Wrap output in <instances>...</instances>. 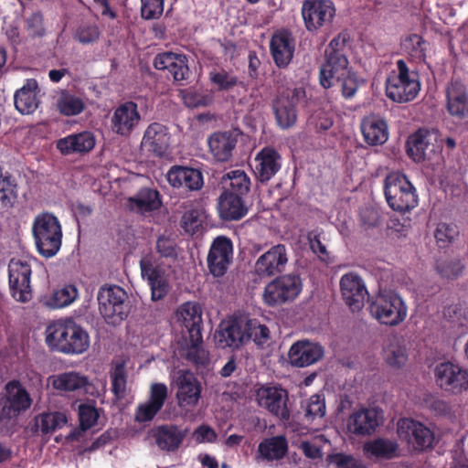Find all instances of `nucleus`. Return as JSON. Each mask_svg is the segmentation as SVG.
<instances>
[{
  "label": "nucleus",
  "instance_id": "79ce46f5",
  "mask_svg": "<svg viewBox=\"0 0 468 468\" xmlns=\"http://www.w3.org/2000/svg\"><path fill=\"white\" fill-rule=\"evenodd\" d=\"M273 110L278 125L288 129L295 124L297 114L290 96H279L273 102Z\"/></svg>",
  "mask_w": 468,
  "mask_h": 468
},
{
  "label": "nucleus",
  "instance_id": "f03ea898",
  "mask_svg": "<svg viewBox=\"0 0 468 468\" xmlns=\"http://www.w3.org/2000/svg\"><path fill=\"white\" fill-rule=\"evenodd\" d=\"M348 34L342 32L334 37L325 48L324 61L320 67L319 81L322 87L328 89L352 69L346 54Z\"/></svg>",
  "mask_w": 468,
  "mask_h": 468
},
{
  "label": "nucleus",
  "instance_id": "423d86ee",
  "mask_svg": "<svg viewBox=\"0 0 468 468\" xmlns=\"http://www.w3.org/2000/svg\"><path fill=\"white\" fill-rule=\"evenodd\" d=\"M384 193L388 206L395 211H409L418 204L414 186L406 176L399 172H392L387 176Z\"/></svg>",
  "mask_w": 468,
  "mask_h": 468
},
{
  "label": "nucleus",
  "instance_id": "69168bd1",
  "mask_svg": "<svg viewBox=\"0 0 468 468\" xmlns=\"http://www.w3.org/2000/svg\"><path fill=\"white\" fill-rule=\"evenodd\" d=\"M329 462L335 465V468H366L361 460L344 453L329 456Z\"/></svg>",
  "mask_w": 468,
  "mask_h": 468
},
{
  "label": "nucleus",
  "instance_id": "aec40b11",
  "mask_svg": "<svg viewBox=\"0 0 468 468\" xmlns=\"http://www.w3.org/2000/svg\"><path fill=\"white\" fill-rule=\"evenodd\" d=\"M141 119V114L135 102H123L112 113L111 118L112 130L116 134L129 136L139 125Z\"/></svg>",
  "mask_w": 468,
  "mask_h": 468
},
{
  "label": "nucleus",
  "instance_id": "dca6fc26",
  "mask_svg": "<svg viewBox=\"0 0 468 468\" xmlns=\"http://www.w3.org/2000/svg\"><path fill=\"white\" fill-rule=\"evenodd\" d=\"M340 291L343 300L352 312H358L363 308L368 292L365 282L358 274H344L340 279Z\"/></svg>",
  "mask_w": 468,
  "mask_h": 468
},
{
  "label": "nucleus",
  "instance_id": "0eeeda50",
  "mask_svg": "<svg viewBox=\"0 0 468 468\" xmlns=\"http://www.w3.org/2000/svg\"><path fill=\"white\" fill-rule=\"evenodd\" d=\"M126 292L117 285H104L98 292L99 311L108 324L117 325L127 316Z\"/></svg>",
  "mask_w": 468,
  "mask_h": 468
},
{
  "label": "nucleus",
  "instance_id": "1a4fd4ad",
  "mask_svg": "<svg viewBox=\"0 0 468 468\" xmlns=\"http://www.w3.org/2000/svg\"><path fill=\"white\" fill-rule=\"evenodd\" d=\"M433 374L438 387L448 393L457 395L468 389V370L458 363H438Z\"/></svg>",
  "mask_w": 468,
  "mask_h": 468
},
{
  "label": "nucleus",
  "instance_id": "a878e982",
  "mask_svg": "<svg viewBox=\"0 0 468 468\" xmlns=\"http://www.w3.org/2000/svg\"><path fill=\"white\" fill-rule=\"evenodd\" d=\"M154 65L156 69H167L176 81L188 79L190 71L187 65V58L185 55L164 52L154 58Z\"/></svg>",
  "mask_w": 468,
  "mask_h": 468
},
{
  "label": "nucleus",
  "instance_id": "de8ad7c7",
  "mask_svg": "<svg viewBox=\"0 0 468 468\" xmlns=\"http://www.w3.org/2000/svg\"><path fill=\"white\" fill-rule=\"evenodd\" d=\"M16 184L7 173L0 168V202L4 207H11L16 198Z\"/></svg>",
  "mask_w": 468,
  "mask_h": 468
},
{
  "label": "nucleus",
  "instance_id": "052dcab7",
  "mask_svg": "<svg viewBox=\"0 0 468 468\" xmlns=\"http://www.w3.org/2000/svg\"><path fill=\"white\" fill-rule=\"evenodd\" d=\"M126 388V375L122 364H118L112 372V389L118 399L123 398Z\"/></svg>",
  "mask_w": 468,
  "mask_h": 468
},
{
  "label": "nucleus",
  "instance_id": "c9c22d12",
  "mask_svg": "<svg viewBox=\"0 0 468 468\" xmlns=\"http://www.w3.org/2000/svg\"><path fill=\"white\" fill-rule=\"evenodd\" d=\"M249 340L248 320H235L219 332V343L222 346L238 348Z\"/></svg>",
  "mask_w": 468,
  "mask_h": 468
},
{
  "label": "nucleus",
  "instance_id": "f3484780",
  "mask_svg": "<svg viewBox=\"0 0 468 468\" xmlns=\"http://www.w3.org/2000/svg\"><path fill=\"white\" fill-rule=\"evenodd\" d=\"M141 274L151 288L153 301L163 299L169 291V284L164 271L156 264L154 257L147 254L140 261Z\"/></svg>",
  "mask_w": 468,
  "mask_h": 468
},
{
  "label": "nucleus",
  "instance_id": "e433bc0d",
  "mask_svg": "<svg viewBox=\"0 0 468 468\" xmlns=\"http://www.w3.org/2000/svg\"><path fill=\"white\" fill-rule=\"evenodd\" d=\"M95 145V138L90 132L70 134L57 142V148L63 154L86 153Z\"/></svg>",
  "mask_w": 468,
  "mask_h": 468
},
{
  "label": "nucleus",
  "instance_id": "ddd939ff",
  "mask_svg": "<svg viewBox=\"0 0 468 468\" xmlns=\"http://www.w3.org/2000/svg\"><path fill=\"white\" fill-rule=\"evenodd\" d=\"M48 383L60 394L84 392L92 397H99L101 394L95 385L89 382L86 376L76 371L52 375L48 378Z\"/></svg>",
  "mask_w": 468,
  "mask_h": 468
},
{
  "label": "nucleus",
  "instance_id": "393cba45",
  "mask_svg": "<svg viewBox=\"0 0 468 468\" xmlns=\"http://www.w3.org/2000/svg\"><path fill=\"white\" fill-rule=\"evenodd\" d=\"M176 397L181 407L195 406L197 404L201 388L193 373L179 370L176 377Z\"/></svg>",
  "mask_w": 468,
  "mask_h": 468
},
{
  "label": "nucleus",
  "instance_id": "4be33fe9",
  "mask_svg": "<svg viewBox=\"0 0 468 468\" xmlns=\"http://www.w3.org/2000/svg\"><path fill=\"white\" fill-rule=\"evenodd\" d=\"M167 387L163 383L151 385L149 399L138 405L135 412V420L138 422L152 420L157 412L163 408L167 398Z\"/></svg>",
  "mask_w": 468,
  "mask_h": 468
},
{
  "label": "nucleus",
  "instance_id": "13d9d810",
  "mask_svg": "<svg viewBox=\"0 0 468 468\" xmlns=\"http://www.w3.org/2000/svg\"><path fill=\"white\" fill-rule=\"evenodd\" d=\"M248 335H250V340H253L258 346L266 344L270 338L268 327L255 319L248 320Z\"/></svg>",
  "mask_w": 468,
  "mask_h": 468
},
{
  "label": "nucleus",
  "instance_id": "7c9ffc66",
  "mask_svg": "<svg viewBox=\"0 0 468 468\" xmlns=\"http://www.w3.org/2000/svg\"><path fill=\"white\" fill-rule=\"evenodd\" d=\"M271 52L278 67H286L294 52V40L292 35L288 31L276 32L271 39Z\"/></svg>",
  "mask_w": 468,
  "mask_h": 468
},
{
  "label": "nucleus",
  "instance_id": "f704fd0d",
  "mask_svg": "<svg viewBox=\"0 0 468 468\" xmlns=\"http://www.w3.org/2000/svg\"><path fill=\"white\" fill-rule=\"evenodd\" d=\"M218 211L225 220H238L247 214L248 208L243 201V196L223 192L218 202Z\"/></svg>",
  "mask_w": 468,
  "mask_h": 468
},
{
  "label": "nucleus",
  "instance_id": "338daca9",
  "mask_svg": "<svg viewBox=\"0 0 468 468\" xmlns=\"http://www.w3.org/2000/svg\"><path fill=\"white\" fill-rule=\"evenodd\" d=\"M457 234L458 230L455 226L440 223L436 228L434 236L438 243L444 245L453 240Z\"/></svg>",
  "mask_w": 468,
  "mask_h": 468
},
{
  "label": "nucleus",
  "instance_id": "5fc2aeb1",
  "mask_svg": "<svg viewBox=\"0 0 468 468\" xmlns=\"http://www.w3.org/2000/svg\"><path fill=\"white\" fill-rule=\"evenodd\" d=\"M209 80L219 90H229L239 83L238 78L225 69L211 71Z\"/></svg>",
  "mask_w": 468,
  "mask_h": 468
},
{
  "label": "nucleus",
  "instance_id": "a19ab883",
  "mask_svg": "<svg viewBox=\"0 0 468 468\" xmlns=\"http://www.w3.org/2000/svg\"><path fill=\"white\" fill-rule=\"evenodd\" d=\"M68 419L65 413L54 411L44 412L34 418L32 430L36 433L48 435L67 424Z\"/></svg>",
  "mask_w": 468,
  "mask_h": 468
},
{
  "label": "nucleus",
  "instance_id": "c03bdc74",
  "mask_svg": "<svg viewBox=\"0 0 468 468\" xmlns=\"http://www.w3.org/2000/svg\"><path fill=\"white\" fill-rule=\"evenodd\" d=\"M384 359L388 366L394 368L402 367L408 360L405 346L396 338L389 340L384 347Z\"/></svg>",
  "mask_w": 468,
  "mask_h": 468
},
{
  "label": "nucleus",
  "instance_id": "4c0bfd02",
  "mask_svg": "<svg viewBox=\"0 0 468 468\" xmlns=\"http://www.w3.org/2000/svg\"><path fill=\"white\" fill-rule=\"evenodd\" d=\"M365 141L370 145H379L387 142L388 129L387 122L378 116H368L361 122Z\"/></svg>",
  "mask_w": 468,
  "mask_h": 468
},
{
  "label": "nucleus",
  "instance_id": "603ef678",
  "mask_svg": "<svg viewBox=\"0 0 468 468\" xmlns=\"http://www.w3.org/2000/svg\"><path fill=\"white\" fill-rule=\"evenodd\" d=\"M308 420L323 418L325 415V402L323 395H313L303 405Z\"/></svg>",
  "mask_w": 468,
  "mask_h": 468
},
{
  "label": "nucleus",
  "instance_id": "864d4df0",
  "mask_svg": "<svg viewBox=\"0 0 468 468\" xmlns=\"http://www.w3.org/2000/svg\"><path fill=\"white\" fill-rule=\"evenodd\" d=\"M190 346L187 347L186 351V357L200 366H205L209 361L208 352L203 347L202 343V337L196 341L195 339H189Z\"/></svg>",
  "mask_w": 468,
  "mask_h": 468
},
{
  "label": "nucleus",
  "instance_id": "f257e3e1",
  "mask_svg": "<svg viewBox=\"0 0 468 468\" xmlns=\"http://www.w3.org/2000/svg\"><path fill=\"white\" fill-rule=\"evenodd\" d=\"M46 343L64 354H81L90 346V337L72 319H59L48 325Z\"/></svg>",
  "mask_w": 468,
  "mask_h": 468
},
{
  "label": "nucleus",
  "instance_id": "bb28decb",
  "mask_svg": "<svg viewBox=\"0 0 468 468\" xmlns=\"http://www.w3.org/2000/svg\"><path fill=\"white\" fill-rule=\"evenodd\" d=\"M446 108L449 114L459 120L468 116V93L463 83L454 80L446 91Z\"/></svg>",
  "mask_w": 468,
  "mask_h": 468
},
{
  "label": "nucleus",
  "instance_id": "39448f33",
  "mask_svg": "<svg viewBox=\"0 0 468 468\" xmlns=\"http://www.w3.org/2000/svg\"><path fill=\"white\" fill-rule=\"evenodd\" d=\"M420 90L418 75L410 71L406 62L397 61V70H393L386 81V94L391 101L404 103L412 101Z\"/></svg>",
  "mask_w": 468,
  "mask_h": 468
},
{
  "label": "nucleus",
  "instance_id": "2f4dec72",
  "mask_svg": "<svg viewBox=\"0 0 468 468\" xmlns=\"http://www.w3.org/2000/svg\"><path fill=\"white\" fill-rule=\"evenodd\" d=\"M177 320L183 324L189 334V339L201 338L202 310L198 303L187 302L176 312Z\"/></svg>",
  "mask_w": 468,
  "mask_h": 468
},
{
  "label": "nucleus",
  "instance_id": "c756f323",
  "mask_svg": "<svg viewBox=\"0 0 468 468\" xmlns=\"http://www.w3.org/2000/svg\"><path fill=\"white\" fill-rule=\"evenodd\" d=\"M142 144L154 154L164 155L170 145L167 128L161 123H151L144 132Z\"/></svg>",
  "mask_w": 468,
  "mask_h": 468
},
{
  "label": "nucleus",
  "instance_id": "58836bf2",
  "mask_svg": "<svg viewBox=\"0 0 468 468\" xmlns=\"http://www.w3.org/2000/svg\"><path fill=\"white\" fill-rule=\"evenodd\" d=\"M364 452L370 458L390 460L399 456V446L396 440L377 438L365 443Z\"/></svg>",
  "mask_w": 468,
  "mask_h": 468
},
{
  "label": "nucleus",
  "instance_id": "9b49d317",
  "mask_svg": "<svg viewBox=\"0 0 468 468\" xmlns=\"http://www.w3.org/2000/svg\"><path fill=\"white\" fill-rule=\"evenodd\" d=\"M301 12L305 28L314 32L330 25L336 9L331 0H304Z\"/></svg>",
  "mask_w": 468,
  "mask_h": 468
},
{
  "label": "nucleus",
  "instance_id": "20e7f679",
  "mask_svg": "<svg viewBox=\"0 0 468 468\" xmlns=\"http://www.w3.org/2000/svg\"><path fill=\"white\" fill-rule=\"evenodd\" d=\"M368 308L373 318L389 326L402 323L408 314L404 301L393 291H380L369 300Z\"/></svg>",
  "mask_w": 468,
  "mask_h": 468
},
{
  "label": "nucleus",
  "instance_id": "6ab92c4d",
  "mask_svg": "<svg viewBox=\"0 0 468 468\" xmlns=\"http://www.w3.org/2000/svg\"><path fill=\"white\" fill-rule=\"evenodd\" d=\"M287 399L286 390L278 387H261L256 393L259 406L282 420H287L290 418Z\"/></svg>",
  "mask_w": 468,
  "mask_h": 468
},
{
  "label": "nucleus",
  "instance_id": "774afa93",
  "mask_svg": "<svg viewBox=\"0 0 468 468\" xmlns=\"http://www.w3.org/2000/svg\"><path fill=\"white\" fill-rule=\"evenodd\" d=\"M193 438L197 443H213L217 441L218 435L210 426L202 424L195 430Z\"/></svg>",
  "mask_w": 468,
  "mask_h": 468
},
{
  "label": "nucleus",
  "instance_id": "6e6d98bb",
  "mask_svg": "<svg viewBox=\"0 0 468 468\" xmlns=\"http://www.w3.org/2000/svg\"><path fill=\"white\" fill-rule=\"evenodd\" d=\"M405 50L412 57L422 59L425 58L427 43L417 34L407 37L403 41Z\"/></svg>",
  "mask_w": 468,
  "mask_h": 468
},
{
  "label": "nucleus",
  "instance_id": "473e14b6",
  "mask_svg": "<svg viewBox=\"0 0 468 468\" xmlns=\"http://www.w3.org/2000/svg\"><path fill=\"white\" fill-rule=\"evenodd\" d=\"M288 449V441L283 435L266 438L258 445L256 460L266 462L280 461L287 454Z\"/></svg>",
  "mask_w": 468,
  "mask_h": 468
},
{
  "label": "nucleus",
  "instance_id": "a18cd8bd",
  "mask_svg": "<svg viewBox=\"0 0 468 468\" xmlns=\"http://www.w3.org/2000/svg\"><path fill=\"white\" fill-rule=\"evenodd\" d=\"M430 133L425 130H419L411 134L407 141L408 154L416 162L424 159L426 150L429 146Z\"/></svg>",
  "mask_w": 468,
  "mask_h": 468
},
{
  "label": "nucleus",
  "instance_id": "f8f14e48",
  "mask_svg": "<svg viewBox=\"0 0 468 468\" xmlns=\"http://www.w3.org/2000/svg\"><path fill=\"white\" fill-rule=\"evenodd\" d=\"M8 274L12 296L18 302H28L32 297L29 262L21 259L11 260L8 265Z\"/></svg>",
  "mask_w": 468,
  "mask_h": 468
},
{
  "label": "nucleus",
  "instance_id": "72a5a7b5",
  "mask_svg": "<svg viewBox=\"0 0 468 468\" xmlns=\"http://www.w3.org/2000/svg\"><path fill=\"white\" fill-rule=\"evenodd\" d=\"M167 180L174 187H185L189 190H197L203 186V176L200 171L174 166L167 173Z\"/></svg>",
  "mask_w": 468,
  "mask_h": 468
},
{
  "label": "nucleus",
  "instance_id": "a211bd4d",
  "mask_svg": "<svg viewBox=\"0 0 468 468\" xmlns=\"http://www.w3.org/2000/svg\"><path fill=\"white\" fill-rule=\"evenodd\" d=\"M233 259V246L229 239L219 236L216 238L209 249L207 266L215 277L223 276Z\"/></svg>",
  "mask_w": 468,
  "mask_h": 468
},
{
  "label": "nucleus",
  "instance_id": "49530a36",
  "mask_svg": "<svg viewBox=\"0 0 468 468\" xmlns=\"http://www.w3.org/2000/svg\"><path fill=\"white\" fill-rule=\"evenodd\" d=\"M186 106L189 108L206 107L212 103L213 93L203 89H187L181 92Z\"/></svg>",
  "mask_w": 468,
  "mask_h": 468
},
{
  "label": "nucleus",
  "instance_id": "09e8293b",
  "mask_svg": "<svg viewBox=\"0 0 468 468\" xmlns=\"http://www.w3.org/2000/svg\"><path fill=\"white\" fill-rule=\"evenodd\" d=\"M226 177H228V180L229 182V188L227 189L225 192H233L240 196H245L249 192L250 181L244 171H230L226 175Z\"/></svg>",
  "mask_w": 468,
  "mask_h": 468
},
{
  "label": "nucleus",
  "instance_id": "b1692460",
  "mask_svg": "<svg viewBox=\"0 0 468 468\" xmlns=\"http://www.w3.org/2000/svg\"><path fill=\"white\" fill-rule=\"evenodd\" d=\"M282 167V158L276 150L271 147L261 149L254 158L253 170L261 182H267Z\"/></svg>",
  "mask_w": 468,
  "mask_h": 468
},
{
  "label": "nucleus",
  "instance_id": "4468645a",
  "mask_svg": "<svg viewBox=\"0 0 468 468\" xmlns=\"http://www.w3.org/2000/svg\"><path fill=\"white\" fill-rule=\"evenodd\" d=\"M399 437L416 451H422L432 446L434 434L423 423L412 419H401L398 422Z\"/></svg>",
  "mask_w": 468,
  "mask_h": 468
},
{
  "label": "nucleus",
  "instance_id": "2eb2a0df",
  "mask_svg": "<svg viewBox=\"0 0 468 468\" xmlns=\"http://www.w3.org/2000/svg\"><path fill=\"white\" fill-rule=\"evenodd\" d=\"M288 260L286 246L274 245L257 259L254 265L255 273L260 277H271L282 273L285 271Z\"/></svg>",
  "mask_w": 468,
  "mask_h": 468
},
{
  "label": "nucleus",
  "instance_id": "3c124183",
  "mask_svg": "<svg viewBox=\"0 0 468 468\" xmlns=\"http://www.w3.org/2000/svg\"><path fill=\"white\" fill-rule=\"evenodd\" d=\"M78 296V290L74 285H65L56 290L50 299L53 308H62L70 304Z\"/></svg>",
  "mask_w": 468,
  "mask_h": 468
},
{
  "label": "nucleus",
  "instance_id": "bf43d9fd",
  "mask_svg": "<svg viewBox=\"0 0 468 468\" xmlns=\"http://www.w3.org/2000/svg\"><path fill=\"white\" fill-rule=\"evenodd\" d=\"M100 37V31L95 24L82 23L75 32V38L81 44H90L96 41Z\"/></svg>",
  "mask_w": 468,
  "mask_h": 468
},
{
  "label": "nucleus",
  "instance_id": "7ed1b4c3",
  "mask_svg": "<svg viewBox=\"0 0 468 468\" xmlns=\"http://www.w3.org/2000/svg\"><path fill=\"white\" fill-rule=\"evenodd\" d=\"M37 251L46 258L55 256L62 243V229L57 217L50 213L37 215L32 225Z\"/></svg>",
  "mask_w": 468,
  "mask_h": 468
},
{
  "label": "nucleus",
  "instance_id": "9d476101",
  "mask_svg": "<svg viewBox=\"0 0 468 468\" xmlns=\"http://www.w3.org/2000/svg\"><path fill=\"white\" fill-rule=\"evenodd\" d=\"M302 291L299 276L287 274L271 282L264 289L263 300L270 306L294 300Z\"/></svg>",
  "mask_w": 468,
  "mask_h": 468
},
{
  "label": "nucleus",
  "instance_id": "680f3d73",
  "mask_svg": "<svg viewBox=\"0 0 468 468\" xmlns=\"http://www.w3.org/2000/svg\"><path fill=\"white\" fill-rule=\"evenodd\" d=\"M327 442L324 436H319L312 441H303L300 449L309 459H321L323 457L322 444Z\"/></svg>",
  "mask_w": 468,
  "mask_h": 468
},
{
  "label": "nucleus",
  "instance_id": "0e129e2a",
  "mask_svg": "<svg viewBox=\"0 0 468 468\" xmlns=\"http://www.w3.org/2000/svg\"><path fill=\"white\" fill-rule=\"evenodd\" d=\"M141 13L144 19H156L164 11V0H141Z\"/></svg>",
  "mask_w": 468,
  "mask_h": 468
},
{
  "label": "nucleus",
  "instance_id": "412c9836",
  "mask_svg": "<svg viewBox=\"0 0 468 468\" xmlns=\"http://www.w3.org/2000/svg\"><path fill=\"white\" fill-rule=\"evenodd\" d=\"M324 354V347L318 343L300 340L291 346L288 357L292 366L303 367L319 361Z\"/></svg>",
  "mask_w": 468,
  "mask_h": 468
},
{
  "label": "nucleus",
  "instance_id": "4d7b16f0",
  "mask_svg": "<svg viewBox=\"0 0 468 468\" xmlns=\"http://www.w3.org/2000/svg\"><path fill=\"white\" fill-rule=\"evenodd\" d=\"M335 83L340 85L342 95L346 99H351L356 95L360 85V80L356 74L351 69L348 74H345L340 79L335 80Z\"/></svg>",
  "mask_w": 468,
  "mask_h": 468
},
{
  "label": "nucleus",
  "instance_id": "e2e57ef3",
  "mask_svg": "<svg viewBox=\"0 0 468 468\" xmlns=\"http://www.w3.org/2000/svg\"><path fill=\"white\" fill-rule=\"evenodd\" d=\"M79 416L82 430H88L94 426L99 418L98 410L90 404H81L79 407Z\"/></svg>",
  "mask_w": 468,
  "mask_h": 468
},
{
  "label": "nucleus",
  "instance_id": "ea45409f",
  "mask_svg": "<svg viewBox=\"0 0 468 468\" xmlns=\"http://www.w3.org/2000/svg\"><path fill=\"white\" fill-rule=\"evenodd\" d=\"M236 143V138L229 133H215L208 139L209 150L219 162H225L230 158Z\"/></svg>",
  "mask_w": 468,
  "mask_h": 468
},
{
  "label": "nucleus",
  "instance_id": "37998d69",
  "mask_svg": "<svg viewBox=\"0 0 468 468\" xmlns=\"http://www.w3.org/2000/svg\"><path fill=\"white\" fill-rule=\"evenodd\" d=\"M129 206L142 214L157 209L160 206L158 192L149 188L142 189L136 196L129 198Z\"/></svg>",
  "mask_w": 468,
  "mask_h": 468
},
{
  "label": "nucleus",
  "instance_id": "5701e85b",
  "mask_svg": "<svg viewBox=\"0 0 468 468\" xmlns=\"http://www.w3.org/2000/svg\"><path fill=\"white\" fill-rule=\"evenodd\" d=\"M187 433V429L175 424H164L153 431V437L161 451L174 452L180 448Z\"/></svg>",
  "mask_w": 468,
  "mask_h": 468
},
{
  "label": "nucleus",
  "instance_id": "6e6552de",
  "mask_svg": "<svg viewBox=\"0 0 468 468\" xmlns=\"http://www.w3.org/2000/svg\"><path fill=\"white\" fill-rule=\"evenodd\" d=\"M31 404L30 395L23 385L16 380L10 381L5 385V394L0 400V420H15Z\"/></svg>",
  "mask_w": 468,
  "mask_h": 468
},
{
  "label": "nucleus",
  "instance_id": "c85d7f7f",
  "mask_svg": "<svg viewBox=\"0 0 468 468\" xmlns=\"http://www.w3.org/2000/svg\"><path fill=\"white\" fill-rule=\"evenodd\" d=\"M382 412L376 409H363L354 412L348 420V430L356 434H370L379 425Z\"/></svg>",
  "mask_w": 468,
  "mask_h": 468
},
{
  "label": "nucleus",
  "instance_id": "cd10ccee",
  "mask_svg": "<svg viewBox=\"0 0 468 468\" xmlns=\"http://www.w3.org/2000/svg\"><path fill=\"white\" fill-rule=\"evenodd\" d=\"M16 109L22 114H32L40 104V90L34 79L27 80L14 96Z\"/></svg>",
  "mask_w": 468,
  "mask_h": 468
},
{
  "label": "nucleus",
  "instance_id": "8fccbe9b",
  "mask_svg": "<svg viewBox=\"0 0 468 468\" xmlns=\"http://www.w3.org/2000/svg\"><path fill=\"white\" fill-rule=\"evenodd\" d=\"M58 108L62 114L73 116L83 111L84 103L79 97L63 93L58 101Z\"/></svg>",
  "mask_w": 468,
  "mask_h": 468
}]
</instances>
